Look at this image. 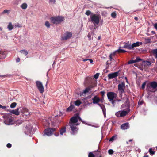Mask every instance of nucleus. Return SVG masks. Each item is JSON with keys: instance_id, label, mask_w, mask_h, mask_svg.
Wrapping results in <instances>:
<instances>
[{"instance_id": "aec40b11", "label": "nucleus", "mask_w": 157, "mask_h": 157, "mask_svg": "<svg viewBox=\"0 0 157 157\" xmlns=\"http://www.w3.org/2000/svg\"><path fill=\"white\" fill-rule=\"evenodd\" d=\"M75 108V106L73 103L71 101L70 103V105L67 109V112H70Z\"/></svg>"}, {"instance_id": "f257e3e1", "label": "nucleus", "mask_w": 157, "mask_h": 157, "mask_svg": "<svg viewBox=\"0 0 157 157\" xmlns=\"http://www.w3.org/2000/svg\"><path fill=\"white\" fill-rule=\"evenodd\" d=\"M78 120L84 123V122L82 121L81 118L78 115L74 116L70 119L69 124L71 130V133L72 134H75L77 132L78 129L77 126L79 125V124L77 122Z\"/></svg>"}, {"instance_id": "c85d7f7f", "label": "nucleus", "mask_w": 157, "mask_h": 157, "mask_svg": "<svg viewBox=\"0 0 157 157\" xmlns=\"http://www.w3.org/2000/svg\"><path fill=\"white\" fill-rule=\"evenodd\" d=\"M117 138V135H115L113 136L109 140V142H113L114 140H116Z\"/></svg>"}, {"instance_id": "ea45409f", "label": "nucleus", "mask_w": 157, "mask_h": 157, "mask_svg": "<svg viewBox=\"0 0 157 157\" xmlns=\"http://www.w3.org/2000/svg\"><path fill=\"white\" fill-rule=\"evenodd\" d=\"M146 85V82H144L142 85V86H141L142 89H144L145 88V86Z\"/></svg>"}, {"instance_id": "6e6552de", "label": "nucleus", "mask_w": 157, "mask_h": 157, "mask_svg": "<svg viewBox=\"0 0 157 157\" xmlns=\"http://www.w3.org/2000/svg\"><path fill=\"white\" fill-rule=\"evenodd\" d=\"M56 130L55 128H49L45 129L44 131V136L46 135L50 136L52 135L53 132Z\"/></svg>"}, {"instance_id": "79ce46f5", "label": "nucleus", "mask_w": 157, "mask_h": 157, "mask_svg": "<svg viewBox=\"0 0 157 157\" xmlns=\"http://www.w3.org/2000/svg\"><path fill=\"white\" fill-rule=\"evenodd\" d=\"M56 2V0H49V2L51 4H54Z\"/></svg>"}, {"instance_id": "e2e57ef3", "label": "nucleus", "mask_w": 157, "mask_h": 157, "mask_svg": "<svg viewBox=\"0 0 157 157\" xmlns=\"http://www.w3.org/2000/svg\"><path fill=\"white\" fill-rule=\"evenodd\" d=\"M59 133H58L57 134H55V135L56 136H59Z\"/></svg>"}, {"instance_id": "a878e982", "label": "nucleus", "mask_w": 157, "mask_h": 157, "mask_svg": "<svg viewBox=\"0 0 157 157\" xmlns=\"http://www.w3.org/2000/svg\"><path fill=\"white\" fill-rule=\"evenodd\" d=\"M152 52L155 58H157V48L152 50Z\"/></svg>"}, {"instance_id": "f03ea898", "label": "nucleus", "mask_w": 157, "mask_h": 157, "mask_svg": "<svg viewBox=\"0 0 157 157\" xmlns=\"http://www.w3.org/2000/svg\"><path fill=\"white\" fill-rule=\"evenodd\" d=\"M109 101L111 102L114 106L115 102L116 101V99L117 97V94L113 92H109L107 94Z\"/></svg>"}, {"instance_id": "864d4df0", "label": "nucleus", "mask_w": 157, "mask_h": 157, "mask_svg": "<svg viewBox=\"0 0 157 157\" xmlns=\"http://www.w3.org/2000/svg\"><path fill=\"white\" fill-rule=\"evenodd\" d=\"M117 52V50L113 52V53L111 54L110 55H112V56H114L115 55L116 52Z\"/></svg>"}, {"instance_id": "de8ad7c7", "label": "nucleus", "mask_w": 157, "mask_h": 157, "mask_svg": "<svg viewBox=\"0 0 157 157\" xmlns=\"http://www.w3.org/2000/svg\"><path fill=\"white\" fill-rule=\"evenodd\" d=\"M143 103V101L141 99H140L139 101L138 102V105H141Z\"/></svg>"}, {"instance_id": "39448f33", "label": "nucleus", "mask_w": 157, "mask_h": 157, "mask_svg": "<svg viewBox=\"0 0 157 157\" xmlns=\"http://www.w3.org/2000/svg\"><path fill=\"white\" fill-rule=\"evenodd\" d=\"M4 118V122L6 124L9 125L13 124V120L11 117H10L9 114H6L3 116Z\"/></svg>"}, {"instance_id": "ddd939ff", "label": "nucleus", "mask_w": 157, "mask_h": 157, "mask_svg": "<svg viewBox=\"0 0 157 157\" xmlns=\"http://www.w3.org/2000/svg\"><path fill=\"white\" fill-rule=\"evenodd\" d=\"M32 129V126L31 124H29L25 127V132L26 134L30 133Z\"/></svg>"}, {"instance_id": "bb28decb", "label": "nucleus", "mask_w": 157, "mask_h": 157, "mask_svg": "<svg viewBox=\"0 0 157 157\" xmlns=\"http://www.w3.org/2000/svg\"><path fill=\"white\" fill-rule=\"evenodd\" d=\"M141 43L139 42H137L136 43H133L132 45L133 49L134 48L140 45V44H141Z\"/></svg>"}, {"instance_id": "9d476101", "label": "nucleus", "mask_w": 157, "mask_h": 157, "mask_svg": "<svg viewBox=\"0 0 157 157\" xmlns=\"http://www.w3.org/2000/svg\"><path fill=\"white\" fill-rule=\"evenodd\" d=\"M125 84L124 82H122L118 85V90L119 91L120 96H122L123 93L124 92V88H125Z\"/></svg>"}, {"instance_id": "7c9ffc66", "label": "nucleus", "mask_w": 157, "mask_h": 157, "mask_svg": "<svg viewBox=\"0 0 157 157\" xmlns=\"http://www.w3.org/2000/svg\"><path fill=\"white\" fill-rule=\"evenodd\" d=\"M20 52L21 54H24L25 56H26L28 53L27 51L26 50H25L20 51Z\"/></svg>"}, {"instance_id": "1a4fd4ad", "label": "nucleus", "mask_w": 157, "mask_h": 157, "mask_svg": "<svg viewBox=\"0 0 157 157\" xmlns=\"http://www.w3.org/2000/svg\"><path fill=\"white\" fill-rule=\"evenodd\" d=\"M36 83L40 92L43 93L44 92V88L42 82L40 81H36Z\"/></svg>"}, {"instance_id": "412c9836", "label": "nucleus", "mask_w": 157, "mask_h": 157, "mask_svg": "<svg viewBox=\"0 0 157 157\" xmlns=\"http://www.w3.org/2000/svg\"><path fill=\"white\" fill-rule=\"evenodd\" d=\"M147 90L149 92H155L157 90L153 88L150 86H147Z\"/></svg>"}, {"instance_id": "dca6fc26", "label": "nucleus", "mask_w": 157, "mask_h": 157, "mask_svg": "<svg viewBox=\"0 0 157 157\" xmlns=\"http://www.w3.org/2000/svg\"><path fill=\"white\" fill-rule=\"evenodd\" d=\"M19 108H17L14 110H11L10 111V113L16 115L18 116L20 114V113L19 112Z\"/></svg>"}, {"instance_id": "69168bd1", "label": "nucleus", "mask_w": 157, "mask_h": 157, "mask_svg": "<svg viewBox=\"0 0 157 157\" xmlns=\"http://www.w3.org/2000/svg\"><path fill=\"white\" fill-rule=\"evenodd\" d=\"M134 19H135L137 21V20H138V18L137 17H135L134 18Z\"/></svg>"}, {"instance_id": "052dcab7", "label": "nucleus", "mask_w": 157, "mask_h": 157, "mask_svg": "<svg viewBox=\"0 0 157 157\" xmlns=\"http://www.w3.org/2000/svg\"><path fill=\"white\" fill-rule=\"evenodd\" d=\"M88 60V59H83V61L84 62H85Z\"/></svg>"}, {"instance_id": "2f4dec72", "label": "nucleus", "mask_w": 157, "mask_h": 157, "mask_svg": "<svg viewBox=\"0 0 157 157\" xmlns=\"http://www.w3.org/2000/svg\"><path fill=\"white\" fill-rule=\"evenodd\" d=\"M126 51L124 50L121 49L120 48H119V49L117 50V52L118 53H123V52H125Z\"/></svg>"}, {"instance_id": "3c124183", "label": "nucleus", "mask_w": 157, "mask_h": 157, "mask_svg": "<svg viewBox=\"0 0 157 157\" xmlns=\"http://www.w3.org/2000/svg\"><path fill=\"white\" fill-rule=\"evenodd\" d=\"M87 36L88 37L89 40H90L91 39V35L90 33H88V35H87Z\"/></svg>"}, {"instance_id": "20e7f679", "label": "nucleus", "mask_w": 157, "mask_h": 157, "mask_svg": "<svg viewBox=\"0 0 157 157\" xmlns=\"http://www.w3.org/2000/svg\"><path fill=\"white\" fill-rule=\"evenodd\" d=\"M90 18L91 21L94 25H98L99 23L101 17L100 15L97 14H94L91 15Z\"/></svg>"}, {"instance_id": "774afa93", "label": "nucleus", "mask_w": 157, "mask_h": 157, "mask_svg": "<svg viewBox=\"0 0 157 157\" xmlns=\"http://www.w3.org/2000/svg\"><path fill=\"white\" fill-rule=\"evenodd\" d=\"M143 157H149V156L148 155H145Z\"/></svg>"}, {"instance_id": "5701e85b", "label": "nucleus", "mask_w": 157, "mask_h": 157, "mask_svg": "<svg viewBox=\"0 0 157 157\" xmlns=\"http://www.w3.org/2000/svg\"><path fill=\"white\" fill-rule=\"evenodd\" d=\"M7 28L9 31H11L13 29L14 26L13 25L11 22H10L9 23Z\"/></svg>"}, {"instance_id": "58836bf2", "label": "nucleus", "mask_w": 157, "mask_h": 157, "mask_svg": "<svg viewBox=\"0 0 157 157\" xmlns=\"http://www.w3.org/2000/svg\"><path fill=\"white\" fill-rule=\"evenodd\" d=\"M125 103L123 104L121 106V109H123V108H125V109H126L127 107H126V103L125 102H124Z\"/></svg>"}, {"instance_id": "6e6d98bb", "label": "nucleus", "mask_w": 157, "mask_h": 157, "mask_svg": "<svg viewBox=\"0 0 157 157\" xmlns=\"http://www.w3.org/2000/svg\"><path fill=\"white\" fill-rule=\"evenodd\" d=\"M9 12V10H5L3 11V13H8Z\"/></svg>"}, {"instance_id": "bf43d9fd", "label": "nucleus", "mask_w": 157, "mask_h": 157, "mask_svg": "<svg viewBox=\"0 0 157 157\" xmlns=\"http://www.w3.org/2000/svg\"><path fill=\"white\" fill-rule=\"evenodd\" d=\"M101 93L102 96H103L105 94V92L103 91H101Z\"/></svg>"}, {"instance_id": "37998d69", "label": "nucleus", "mask_w": 157, "mask_h": 157, "mask_svg": "<svg viewBox=\"0 0 157 157\" xmlns=\"http://www.w3.org/2000/svg\"><path fill=\"white\" fill-rule=\"evenodd\" d=\"M99 73H97L94 75V77L95 79H97L99 77Z\"/></svg>"}, {"instance_id": "4468645a", "label": "nucleus", "mask_w": 157, "mask_h": 157, "mask_svg": "<svg viewBox=\"0 0 157 157\" xmlns=\"http://www.w3.org/2000/svg\"><path fill=\"white\" fill-rule=\"evenodd\" d=\"M118 75V73L117 72H114L109 74L108 75V79H110L115 78Z\"/></svg>"}, {"instance_id": "f704fd0d", "label": "nucleus", "mask_w": 157, "mask_h": 157, "mask_svg": "<svg viewBox=\"0 0 157 157\" xmlns=\"http://www.w3.org/2000/svg\"><path fill=\"white\" fill-rule=\"evenodd\" d=\"M132 45H131L130 44H127V49H130V50L132 49L133 48H132Z\"/></svg>"}, {"instance_id": "4d7b16f0", "label": "nucleus", "mask_w": 157, "mask_h": 157, "mask_svg": "<svg viewBox=\"0 0 157 157\" xmlns=\"http://www.w3.org/2000/svg\"><path fill=\"white\" fill-rule=\"evenodd\" d=\"M109 57L110 60V61H112V60L113 59V58H112V55H109Z\"/></svg>"}, {"instance_id": "49530a36", "label": "nucleus", "mask_w": 157, "mask_h": 157, "mask_svg": "<svg viewBox=\"0 0 157 157\" xmlns=\"http://www.w3.org/2000/svg\"><path fill=\"white\" fill-rule=\"evenodd\" d=\"M113 153V151L112 150L110 149L108 151V153L109 154L112 155V154Z\"/></svg>"}, {"instance_id": "423d86ee", "label": "nucleus", "mask_w": 157, "mask_h": 157, "mask_svg": "<svg viewBox=\"0 0 157 157\" xmlns=\"http://www.w3.org/2000/svg\"><path fill=\"white\" fill-rule=\"evenodd\" d=\"M51 22L56 24H59L62 21L64 20V18L61 16L52 17L50 18Z\"/></svg>"}, {"instance_id": "7ed1b4c3", "label": "nucleus", "mask_w": 157, "mask_h": 157, "mask_svg": "<svg viewBox=\"0 0 157 157\" xmlns=\"http://www.w3.org/2000/svg\"><path fill=\"white\" fill-rule=\"evenodd\" d=\"M127 107L123 110L119 111L115 113V115L117 117H123L125 116L130 111V105H125Z\"/></svg>"}, {"instance_id": "a211bd4d", "label": "nucleus", "mask_w": 157, "mask_h": 157, "mask_svg": "<svg viewBox=\"0 0 157 157\" xmlns=\"http://www.w3.org/2000/svg\"><path fill=\"white\" fill-rule=\"evenodd\" d=\"M50 121L51 122L52 124L53 125H54L53 123L50 120H48L47 121L45 120L44 122H43V124L44 126L48 127L49 126Z\"/></svg>"}, {"instance_id": "c03bdc74", "label": "nucleus", "mask_w": 157, "mask_h": 157, "mask_svg": "<svg viewBox=\"0 0 157 157\" xmlns=\"http://www.w3.org/2000/svg\"><path fill=\"white\" fill-rule=\"evenodd\" d=\"M15 27H18V28H21L22 27V25H21L20 24L18 23H17L15 26Z\"/></svg>"}, {"instance_id": "393cba45", "label": "nucleus", "mask_w": 157, "mask_h": 157, "mask_svg": "<svg viewBox=\"0 0 157 157\" xmlns=\"http://www.w3.org/2000/svg\"><path fill=\"white\" fill-rule=\"evenodd\" d=\"M66 128L65 127H63L60 130V134L61 135H63V134L66 132Z\"/></svg>"}, {"instance_id": "5fc2aeb1", "label": "nucleus", "mask_w": 157, "mask_h": 157, "mask_svg": "<svg viewBox=\"0 0 157 157\" xmlns=\"http://www.w3.org/2000/svg\"><path fill=\"white\" fill-rule=\"evenodd\" d=\"M0 108H2L3 109H4L6 108V106H2L0 104Z\"/></svg>"}, {"instance_id": "09e8293b", "label": "nucleus", "mask_w": 157, "mask_h": 157, "mask_svg": "<svg viewBox=\"0 0 157 157\" xmlns=\"http://www.w3.org/2000/svg\"><path fill=\"white\" fill-rule=\"evenodd\" d=\"M91 13V12L89 10H87L85 14L87 15L88 16L90 15Z\"/></svg>"}, {"instance_id": "8fccbe9b", "label": "nucleus", "mask_w": 157, "mask_h": 157, "mask_svg": "<svg viewBox=\"0 0 157 157\" xmlns=\"http://www.w3.org/2000/svg\"><path fill=\"white\" fill-rule=\"evenodd\" d=\"M6 146H7V147L8 148H10L11 147L12 145H11V144H10V143H8L7 144Z\"/></svg>"}, {"instance_id": "c9c22d12", "label": "nucleus", "mask_w": 157, "mask_h": 157, "mask_svg": "<svg viewBox=\"0 0 157 157\" xmlns=\"http://www.w3.org/2000/svg\"><path fill=\"white\" fill-rule=\"evenodd\" d=\"M149 152L151 155H154L155 154V151L152 150V148H150Z\"/></svg>"}, {"instance_id": "0e129e2a", "label": "nucleus", "mask_w": 157, "mask_h": 157, "mask_svg": "<svg viewBox=\"0 0 157 157\" xmlns=\"http://www.w3.org/2000/svg\"><path fill=\"white\" fill-rule=\"evenodd\" d=\"M123 48H127V44L125 45L123 47Z\"/></svg>"}, {"instance_id": "a19ab883", "label": "nucleus", "mask_w": 157, "mask_h": 157, "mask_svg": "<svg viewBox=\"0 0 157 157\" xmlns=\"http://www.w3.org/2000/svg\"><path fill=\"white\" fill-rule=\"evenodd\" d=\"M88 157H94V155L93 153L90 152L89 154Z\"/></svg>"}, {"instance_id": "c756f323", "label": "nucleus", "mask_w": 157, "mask_h": 157, "mask_svg": "<svg viewBox=\"0 0 157 157\" xmlns=\"http://www.w3.org/2000/svg\"><path fill=\"white\" fill-rule=\"evenodd\" d=\"M21 8L22 9L25 10L26 9L27 7V4L26 3H23L21 6Z\"/></svg>"}, {"instance_id": "4c0bfd02", "label": "nucleus", "mask_w": 157, "mask_h": 157, "mask_svg": "<svg viewBox=\"0 0 157 157\" xmlns=\"http://www.w3.org/2000/svg\"><path fill=\"white\" fill-rule=\"evenodd\" d=\"M112 17L113 18H115L116 16V14L115 12H113L111 14Z\"/></svg>"}, {"instance_id": "f8f14e48", "label": "nucleus", "mask_w": 157, "mask_h": 157, "mask_svg": "<svg viewBox=\"0 0 157 157\" xmlns=\"http://www.w3.org/2000/svg\"><path fill=\"white\" fill-rule=\"evenodd\" d=\"M21 113L23 114V116H25L27 117L29 116L30 113L27 109L24 108L22 109Z\"/></svg>"}, {"instance_id": "a18cd8bd", "label": "nucleus", "mask_w": 157, "mask_h": 157, "mask_svg": "<svg viewBox=\"0 0 157 157\" xmlns=\"http://www.w3.org/2000/svg\"><path fill=\"white\" fill-rule=\"evenodd\" d=\"M136 62H139L140 61H141V60L140 58L139 57H137L135 60Z\"/></svg>"}, {"instance_id": "f3484780", "label": "nucleus", "mask_w": 157, "mask_h": 157, "mask_svg": "<svg viewBox=\"0 0 157 157\" xmlns=\"http://www.w3.org/2000/svg\"><path fill=\"white\" fill-rule=\"evenodd\" d=\"M121 127L122 129H127L129 128V124L128 123H124L122 124Z\"/></svg>"}, {"instance_id": "e433bc0d", "label": "nucleus", "mask_w": 157, "mask_h": 157, "mask_svg": "<svg viewBox=\"0 0 157 157\" xmlns=\"http://www.w3.org/2000/svg\"><path fill=\"white\" fill-rule=\"evenodd\" d=\"M45 25L48 28H49L50 26V23L48 21H46L45 22Z\"/></svg>"}, {"instance_id": "603ef678", "label": "nucleus", "mask_w": 157, "mask_h": 157, "mask_svg": "<svg viewBox=\"0 0 157 157\" xmlns=\"http://www.w3.org/2000/svg\"><path fill=\"white\" fill-rule=\"evenodd\" d=\"M154 27L157 30V23L154 24L153 25Z\"/></svg>"}, {"instance_id": "9b49d317", "label": "nucleus", "mask_w": 157, "mask_h": 157, "mask_svg": "<svg viewBox=\"0 0 157 157\" xmlns=\"http://www.w3.org/2000/svg\"><path fill=\"white\" fill-rule=\"evenodd\" d=\"M72 34L71 33L67 32L63 35H62L61 37V40H67L70 38L72 36Z\"/></svg>"}, {"instance_id": "72a5a7b5", "label": "nucleus", "mask_w": 157, "mask_h": 157, "mask_svg": "<svg viewBox=\"0 0 157 157\" xmlns=\"http://www.w3.org/2000/svg\"><path fill=\"white\" fill-rule=\"evenodd\" d=\"M136 63L135 60H131L128 62V64L134 63Z\"/></svg>"}, {"instance_id": "680f3d73", "label": "nucleus", "mask_w": 157, "mask_h": 157, "mask_svg": "<svg viewBox=\"0 0 157 157\" xmlns=\"http://www.w3.org/2000/svg\"><path fill=\"white\" fill-rule=\"evenodd\" d=\"M88 60H89L90 63H92L93 62V61L92 59H88Z\"/></svg>"}, {"instance_id": "4be33fe9", "label": "nucleus", "mask_w": 157, "mask_h": 157, "mask_svg": "<svg viewBox=\"0 0 157 157\" xmlns=\"http://www.w3.org/2000/svg\"><path fill=\"white\" fill-rule=\"evenodd\" d=\"M98 105L100 107L102 110L104 115V116H105L106 114V109L105 106L103 105H101L99 104H98Z\"/></svg>"}, {"instance_id": "473e14b6", "label": "nucleus", "mask_w": 157, "mask_h": 157, "mask_svg": "<svg viewBox=\"0 0 157 157\" xmlns=\"http://www.w3.org/2000/svg\"><path fill=\"white\" fill-rule=\"evenodd\" d=\"M17 104L15 102H13L10 105V107L12 108H15L16 105Z\"/></svg>"}, {"instance_id": "2eb2a0df", "label": "nucleus", "mask_w": 157, "mask_h": 157, "mask_svg": "<svg viewBox=\"0 0 157 157\" xmlns=\"http://www.w3.org/2000/svg\"><path fill=\"white\" fill-rule=\"evenodd\" d=\"M92 100L93 101V103L94 104H98L100 101L99 98L97 96H95Z\"/></svg>"}, {"instance_id": "0eeeda50", "label": "nucleus", "mask_w": 157, "mask_h": 157, "mask_svg": "<svg viewBox=\"0 0 157 157\" xmlns=\"http://www.w3.org/2000/svg\"><path fill=\"white\" fill-rule=\"evenodd\" d=\"M119 97H120L121 99L116 100V101H117L118 102L122 101V102H125L126 105H128V104L130 105L129 99L127 96L126 94H124V95H122L121 97L120 95Z\"/></svg>"}, {"instance_id": "b1692460", "label": "nucleus", "mask_w": 157, "mask_h": 157, "mask_svg": "<svg viewBox=\"0 0 157 157\" xmlns=\"http://www.w3.org/2000/svg\"><path fill=\"white\" fill-rule=\"evenodd\" d=\"M73 104L75 105L76 106H79L81 103V101L79 100H76L75 101H72Z\"/></svg>"}, {"instance_id": "338daca9", "label": "nucleus", "mask_w": 157, "mask_h": 157, "mask_svg": "<svg viewBox=\"0 0 157 157\" xmlns=\"http://www.w3.org/2000/svg\"><path fill=\"white\" fill-rule=\"evenodd\" d=\"M151 33L153 34H155V32L154 31H152Z\"/></svg>"}, {"instance_id": "6ab92c4d", "label": "nucleus", "mask_w": 157, "mask_h": 157, "mask_svg": "<svg viewBox=\"0 0 157 157\" xmlns=\"http://www.w3.org/2000/svg\"><path fill=\"white\" fill-rule=\"evenodd\" d=\"M149 85L154 89L157 90V83L156 82H152L150 83Z\"/></svg>"}, {"instance_id": "13d9d810", "label": "nucleus", "mask_w": 157, "mask_h": 157, "mask_svg": "<svg viewBox=\"0 0 157 157\" xmlns=\"http://www.w3.org/2000/svg\"><path fill=\"white\" fill-rule=\"evenodd\" d=\"M20 59L19 58H17V59L16 60V61L17 62H18L20 61Z\"/></svg>"}, {"instance_id": "cd10ccee", "label": "nucleus", "mask_w": 157, "mask_h": 157, "mask_svg": "<svg viewBox=\"0 0 157 157\" xmlns=\"http://www.w3.org/2000/svg\"><path fill=\"white\" fill-rule=\"evenodd\" d=\"M92 87H89L86 88L82 92V94H86L91 89Z\"/></svg>"}]
</instances>
